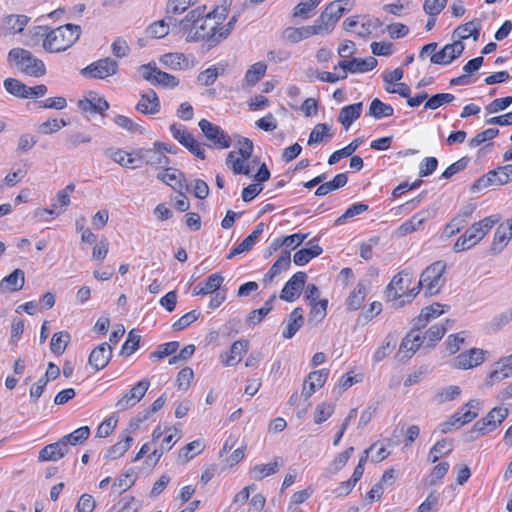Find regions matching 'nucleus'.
I'll return each mask as SVG.
<instances>
[{
	"instance_id": "nucleus-1",
	"label": "nucleus",
	"mask_w": 512,
	"mask_h": 512,
	"mask_svg": "<svg viewBox=\"0 0 512 512\" xmlns=\"http://www.w3.org/2000/svg\"><path fill=\"white\" fill-rule=\"evenodd\" d=\"M226 16L227 8L224 6L206 12V6L201 5L190 10L178 22V27L185 35L187 42L206 40L210 46H214L216 42H212V39L216 37V25H220Z\"/></svg>"
},
{
	"instance_id": "nucleus-2",
	"label": "nucleus",
	"mask_w": 512,
	"mask_h": 512,
	"mask_svg": "<svg viewBox=\"0 0 512 512\" xmlns=\"http://www.w3.org/2000/svg\"><path fill=\"white\" fill-rule=\"evenodd\" d=\"M412 274L406 270L393 277L386 288L385 295L388 301L394 302L396 307L410 303L419 293V287L410 289Z\"/></svg>"
},
{
	"instance_id": "nucleus-3",
	"label": "nucleus",
	"mask_w": 512,
	"mask_h": 512,
	"mask_svg": "<svg viewBox=\"0 0 512 512\" xmlns=\"http://www.w3.org/2000/svg\"><path fill=\"white\" fill-rule=\"evenodd\" d=\"M499 215H491L472 224L462 234L453 246V250L458 253L468 250L478 244L486 234L500 221Z\"/></svg>"
},
{
	"instance_id": "nucleus-4",
	"label": "nucleus",
	"mask_w": 512,
	"mask_h": 512,
	"mask_svg": "<svg viewBox=\"0 0 512 512\" xmlns=\"http://www.w3.org/2000/svg\"><path fill=\"white\" fill-rule=\"evenodd\" d=\"M81 27L66 24L51 30L43 41V48L51 53L65 51L80 37Z\"/></svg>"
},
{
	"instance_id": "nucleus-5",
	"label": "nucleus",
	"mask_w": 512,
	"mask_h": 512,
	"mask_svg": "<svg viewBox=\"0 0 512 512\" xmlns=\"http://www.w3.org/2000/svg\"><path fill=\"white\" fill-rule=\"evenodd\" d=\"M10 62H14L17 68L32 77H41L46 73L45 64L36 58L29 50L13 48L8 54Z\"/></svg>"
},
{
	"instance_id": "nucleus-6",
	"label": "nucleus",
	"mask_w": 512,
	"mask_h": 512,
	"mask_svg": "<svg viewBox=\"0 0 512 512\" xmlns=\"http://www.w3.org/2000/svg\"><path fill=\"white\" fill-rule=\"evenodd\" d=\"M445 271V262L436 261L432 263L422 272L417 287H419V290L424 288L426 295L432 296L439 293L445 283Z\"/></svg>"
},
{
	"instance_id": "nucleus-7",
	"label": "nucleus",
	"mask_w": 512,
	"mask_h": 512,
	"mask_svg": "<svg viewBox=\"0 0 512 512\" xmlns=\"http://www.w3.org/2000/svg\"><path fill=\"white\" fill-rule=\"evenodd\" d=\"M509 411L504 407H494L486 417L478 420L471 431V438L476 439L495 430L507 417Z\"/></svg>"
},
{
	"instance_id": "nucleus-8",
	"label": "nucleus",
	"mask_w": 512,
	"mask_h": 512,
	"mask_svg": "<svg viewBox=\"0 0 512 512\" xmlns=\"http://www.w3.org/2000/svg\"><path fill=\"white\" fill-rule=\"evenodd\" d=\"M512 181V164L499 166L483 176L473 184L472 190L479 191L490 186H502Z\"/></svg>"
},
{
	"instance_id": "nucleus-9",
	"label": "nucleus",
	"mask_w": 512,
	"mask_h": 512,
	"mask_svg": "<svg viewBox=\"0 0 512 512\" xmlns=\"http://www.w3.org/2000/svg\"><path fill=\"white\" fill-rule=\"evenodd\" d=\"M347 9L341 7L339 2H330L314 21L319 35L329 34Z\"/></svg>"
},
{
	"instance_id": "nucleus-10",
	"label": "nucleus",
	"mask_w": 512,
	"mask_h": 512,
	"mask_svg": "<svg viewBox=\"0 0 512 512\" xmlns=\"http://www.w3.org/2000/svg\"><path fill=\"white\" fill-rule=\"evenodd\" d=\"M118 70V62L110 57H106L92 62L83 68L80 73L85 78L105 79L116 75Z\"/></svg>"
},
{
	"instance_id": "nucleus-11",
	"label": "nucleus",
	"mask_w": 512,
	"mask_h": 512,
	"mask_svg": "<svg viewBox=\"0 0 512 512\" xmlns=\"http://www.w3.org/2000/svg\"><path fill=\"white\" fill-rule=\"evenodd\" d=\"M139 71L145 80L153 84L167 88H174L179 84V80L175 76L159 70L155 63L141 65Z\"/></svg>"
},
{
	"instance_id": "nucleus-12",
	"label": "nucleus",
	"mask_w": 512,
	"mask_h": 512,
	"mask_svg": "<svg viewBox=\"0 0 512 512\" xmlns=\"http://www.w3.org/2000/svg\"><path fill=\"white\" fill-rule=\"evenodd\" d=\"M198 125L204 136L213 144V146L221 149H226L231 146L230 136L220 126L215 125L206 119H201Z\"/></svg>"
},
{
	"instance_id": "nucleus-13",
	"label": "nucleus",
	"mask_w": 512,
	"mask_h": 512,
	"mask_svg": "<svg viewBox=\"0 0 512 512\" xmlns=\"http://www.w3.org/2000/svg\"><path fill=\"white\" fill-rule=\"evenodd\" d=\"M150 387V381L143 379L137 382L128 392H126L115 404L119 411H125L134 407L145 396Z\"/></svg>"
},
{
	"instance_id": "nucleus-14",
	"label": "nucleus",
	"mask_w": 512,
	"mask_h": 512,
	"mask_svg": "<svg viewBox=\"0 0 512 512\" xmlns=\"http://www.w3.org/2000/svg\"><path fill=\"white\" fill-rule=\"evenodd\" d=\"M465 46L460 40L446 44L440 51L430 57V62L437 65H448L458 58L464 51Z\"/></svg>"
},
{
	"instance_id": "nucleus-15",
	"label": "nucleus",
	"mask_w": 512,
	"mask_h": 512,
	"mask_svg": "<svg viewBox=\"0 0 512 512\" xmlns=\"http://www.w3.org/2000/svg\"><path fill=\"white\" fill-rule=\"evenodd\" d=\"M135 154L138 160L154 168H166L170 163V159L154 145L152 148L138 149Z\"/></svg>"
},
{
	"instance_id": "nucleus-16",
	"label": "nucleus",
	"mask_w": 512,
	"mask_h": 512,
	"mask_svg": "<svg viewBox=\"0 0 512 512\" xmlns=\"http://www.w3.org/2000/svg\"><path fill=\"white\" fill-rule=\"evenodd\" d=\"M377 66V59L369 56L365 59L352 58L351 60H342L334 67V70L340 68L347 74L350 73H365L373 70Z\"/></svg>"
},
{
	"instance_id": "nucleus-17",
	"label": "nucleus",
	"mask_w": 512,
	"mask_h": 512,
	"mask_svg": "<svg viewBox=\"0 0 512 512\" xmlns=\"http://www.w3.org/2000/svg\"><path fill=\"white\" fill-rule=\"evenodd\" d=\"M306 279L307 275L305 272L299 271L295 273L284 285L280 298L287 302L295 301L300 296Z\"/></svg>"
},
{
	"instance_id": "nucleus-18",
	"label": "nucleus",
	"mask_w": 512,
	"mask_h": 512,
	"mask_svg": "<svg viewBox=\"0 0 512 512\" xmlns=\"http://www.w3.org/2000/svg\"><path fill=\"white\" fill-rule=\"evenodd\" d=\"M112 358V348L108 343L96 346L88 358L89 365L96 371L104 369Z\"/></svg>"
},
{
	"instance_id": "nucleus-19",
	"label": "nucleus",
	"mask_w": 512,
	"mask_h": 512,
	"mask_svg": "<svg viewBox=\"0 0 512 512\" xmlns=\"http://www.w3.org/2000/svg\"><path fill=\"white\" fill-rule=\"evenodd\" d=\"M434 213V210L424 209L414 214L411 219L405 221L398 227V236L402 237L418 230L428 219L434 216Z\"/></svg>"
},
{
	"instance_id": "nucleus-20",
	"label": "nucleus",
	"mask_w": 512,
	"mask_h": 512,
	"mask_svg": "<svg viewBox=\"0 0 512 512\" xmlns=\"http://www.w3.org/2000/svg\"><path fill=\"white\" fill-rule=\"evenodd\" d=\"M328 375V369H320L311 372L304 381L302 396H304L305 399H309L318 388H321L325 384Z\"/></svg>"
},
{
	"instance_id": "nucleus-21",
	"label": "nucleus",
	"mask_w": 512,
	"mask_h": 512,
	"mask_svg": "<svg viewBox=\"0 0 512 512\" xmlns=\"http://www.w3.org/2000/svg\"><path fill=\"white\" fill-rule=\"evenodd\" d=\"M484 361V352L481 349L472 348L467 352L459 354L454 359L453 366L458 369H471L480 365Z\"/></svg>"
},
{
	"instance_id": "nucleus-22",
	"label": "nucleus",
	"mask_w": 512,
	"mask_h": 512,
	"mask_svg": "<svg viewBox=\"0 0 512 512\" xmlns=\"http://www.w3.org/2000/svg\"><path fill=\"white\" fill-rule=\"evenodd\" d=\"M69 451V446L61 438L59 441L48 444L43 447L38 454V460L41 462L58 461Z\"/></svg>"
},
{
	"instance_id": "nucleus-23",
	"label": "nucleus",
	"mask_w": 512,
	"mask_h": 512,
	"mask_svg": "<svg viewBox=\"0 0 512 512\" xmlns=\"http://www.w3.org/2000/svg\"><path fill=\"white\" fill-rule=\"evenodd\" d=\"M157 179L178 192H181L183 189H188L184 174L175 168L166 167L163 172L157 174Z\"/></svg>"
},
{
	"instance_id": "nucleus-24",
	"label": "nucleus",
	"mask_w": 512,
	"mask_h": 512,
	"mask_svg": "<svg viewBox=\"0 0 512 512\" xmlns=\"http://www.w3.org/2000/svg\"><path fill=\"white\" fill-rule=\"evenodd\" d=\"M251 157H243V155L229 152L226 157V165L228 168L232 170L235 175H246L250 176L251 174V163H254L256 160L250 161Z\"/></svg>"
},
{
	"instance_id": "nucleus-25",
	"label": "nucleus",
	"mask_w": 512,
	"mask_h": 512,
	"mask_svg": "<svg viewBox=\"0 0 512 512\" xmlns=\"http://www.w3.org/2000/svg\"><path fill=\"white\" fill-rule=\"evenodd\" d=\"M444 305L440 303H433L430 306L424 307L419 316L413 319V326L415 329L420 330L424 328L431 320L441 316L445 310Z\"/></svg>"
},
{
	"instance_id": "nucleus-26",
	"label": "nucleus",
	"mask_w": 512,
	"mask_h": 512,
	"mask_svg": "<svg viewBox=\"0 0 512 512\" xmlns=\"http://www.w3.org/2000/svg\"><path fill=\"white\" fill-rule=\"evenodd\" d=\"M136 110L145 115H153L160 111L159 98L154 90H148L141 94L136 105Z\"/></svg>"
},
{
	"instance_id": "nucleus-27",
	"label": "nucleus",
	"mask_w": 512,
	"mask_h": 512,
	"mask_svg": "<svg viewBox=\"0 0 512 512\" xmlns=\"http://www.w3.org/2000/svg\"><path fill=\"white\" fill-rule=\"evenodd\" d=\"M313 35H319V30L315 28L314 24L303 27H288L283 31V38L293 44Z\"/></svg>"
},
{
	"instance_id": "nucleus-28",
	"label": "nucleus",
	"mask_w": 512,
	"mask_h": 512,
	"mask_svg": "<svg viewBox=\"0 0 512 512\" xmlns=\"http://www.w3.org/2000/svg\"><path fill=\"white\" fill-rule=\"evenodd\" d=\"M417 331L418 330L413 327L403 338L398 352L399 354H404L403 357L410 358L423 343L422 336H420Z\"/></svg>"
},
{
	"instance_id": "nucleus-29",
	"label": "nucleus",
	"mask_w": 512,
	"mask_h": 512,
	"mask_svg": "<svg viewBox=\"0 0 512 512\" xmlns=\"http://www.w3.org/2000/svg\"><path fill=\"white\" fill-rule=\"evenodd\" d=\"M283 465L281 457H274L272 461L267 464H257L250 469V475L255 480H262L265 477L273 475L278 472L279 468Z\"/></svg>"
},
{
	"instance_id": "nucleus-30",
	"label": "nucleus",
	"mask_w": 512,
	"mask_h": 512,
	"mask_svg": "<svg viewBox=\"0 0 512 512\" xmlns=\"http://www.w3.org/2000/svg\"><path fill=\"white\" fill-rule=\"evenodd\" d=\"M512 238V229L509 227V225L506 224H500L493 237V241L491 243V252L493 254L500 253L508 244L510 239Z\"/></svg>"
},
{
	"instance_id": "nucleus-31",
	"label": "nucleus",
	"mask_w": 512,
	"mask_h": 512,
	"mask_svg": "<svg viewBox=\"0 0 512 512\" xmlns=\"http://www.w3.org/2000/svg\"><path fill=\"white\" fill-rule=\"evenodd\" d=\"M362 108L363 104L362 102H359L344 106L340 110L338 121L342 124L344 129L348 130L352 123L360 117L362 113Z\"/></svg>"
},
{
	"instance_id": "nucleus-32",
	"label": "nucleus",
	"mask_w": 512,
	"mask_h": 512,
	"mask_svg": "<svg viewBox=\"0 0 512 512\" xmlns=\"http://www.w3.org/2000/svg\"><path fill=\"white\" fill-rule=\"evenodd\" d=\"M304 310L301 307L295 308L290 314L287 325L282 335L285 339H291L304 324Z\"/></svg>"
},
{
	"instance_id": "nucleus-33",
	"label": "nucleus",
	"mask_w": 512,
	"mask_h": 512,
	"mask_svg": "<svg viewBox=\"0 0 512 512\" xmlns=\"http://www.w3.org/2000/svg\"><path fill=\"white\" fill-rule=\"evenodd\" d=\"M315 241H317V240L316 239L310 240L308 242V244L311 245L309 248L300 249L294 254L293 261L297 266H304L311 259L322 254V252H323L322 247H320L317 243L314 244Z\"/></svg>"
},
{
	"instance_id": "nucleus-34",
	"label": "nucleus",
	"mask_w": 512,
	"mask_h": 512,
	"mask_svg": "<svg viewBox=\"0 0 512 512\" xmlns=\"http://www.w3.org/2000/svg\"><path fill=\"white\" fill-rule=\"evenodd\" d=\"M78 107L91 114L100 113L108 110L109 103L101 97L94 96L92 98H84L78 101Z\"/></svg>"
},
{
	"instance_id": "nucleus-35",
	"label": "nucleus",
	"mask_w": 512,
	"mask_h": 512,
	"mask_svg": "<svg viewBox=\"0 0 512 512\" xmlns=\"http://www.w3.org/2000/svg\"><path fill=\"white\" fill-rule=\"evenodd\" d=\"M249 347V342L247 340H237L235 341L229 351L225 360H222V363L225 366H234L238 362L241 361L242 356L247 352Z\"/></svg>"
},
{
	"instance_id": "nucleus-36",
	"label": "nucleus",
	"mask_w": 512,
	"mask_h": 512,
	"mask_svg": "<svg viewBox=\"0 0 512 512\" xmlns=\"http://www.w3.org/2000/svg\"><path fill=\"white\" fill-rule=\"evenodd\" d=\"M25 283V274L21 269H15L0 282V288L7 291H19Z\"/></svg>"
},
{
	"instance_id": "nucleus-37",
	"label": "nucleus",
	"mask_w": 512,
	"mask_h": 512,
	"mask_svg": "<svg viewBox=\"0 0 512 512\" xmlns=\"http://www.w3.org/2000/svg\"><path fill=\"white\" fill-rule=\"evenodd\" d=\"M177 27V20L173 16L167 15L165 19L154 22L148 27V34L154 38L165 37L169 33V28Z\"/></svg>"
},
{
	"instance_id": "nucleus-38",
	"label": "nucleus",
	"mask_w": 512,
	"mask_h": 512,
	"mask_svg": "<svg viewBox=\"0 0 512 512\" xmlns=\"http://www.w3.org/2000/svg\"><path fill=\"white\" fill-rule=\"evenodd\" d=\"M367 294V283L365 281H360L354 287L352 292L347 298V307L350 310H358Z\"/></svg>"
},
{
	"instance_id": "nucleus-39",
	"label": "nucleus",
	"mask_w": 512,
	"mask_h": 512,
	"mask_svg": "<svg viewBox=\"0 0 512 512\" xmlns=\"http://www.w3.org/2000/svg\"><path fill=\"white\" fill-rule=\"evenodd\" d=\"M322 0H301L293 9L292 16L302 20L309 19Z\"/></svg>"
},
{
	"instance_id": "nucleus-40",
	"label": "nucleus",
	"mask_w": 512,
	"mask_h": 512,
	"mask_svg": "<svg viewBox=\"0 0 512 512\" xmlns=\"http://www.w3.org/2000/svg\"><path fill=\"white\" fill-rule=\"evenodd\" d=\"M106 155L114 162L123 167L136 168L138 165L135 162L138 160L137 156L133 157L131 153H127L121 149H108Z\"/></svg>"
},
{
	"instance_id": "nucleus-41",
	"label": "nucleus",
	"mask_w": 512,
	"mask_h": 512,
	"mask_svg": "<svg viewBox=\"0 0 512 512\" xmlns=\"http://www.w3.org/2000/svg\"><path fill=\"white\" fill-rule=\"evenodd\" d=\"M266 70L267 65L264 62L254 63L246 71L244 82L248 86H254L262 77H264Z\"/></svg>"
},
{
	"instance_id": "nucleus-42",
	"label": "nucleus",
	"mask_w": 512,
	"mask_h": 512,
	"mask_svg": "<svg viewBox=\"0 0 512 512\" xmlns=\"http://www.w3.org/2000/svg\"><path fill=\"white\" fill-rule=\"evenodd\" d=\"M70 342V334L66 331L54 333L51 342L50 349L55 355H62Z\"/></svg>"
},
{
	"instance_id": "nucleus-43",
	"label": "nucleus",
	"mask_w": 512,
	"mask_h": 512,
	"mask_svg": "<svg viewBox=\"0 0 512 512\" xmlns=\"http://www.w3.org/2000/svg\"><path fill=\"white\" fill-rule=\"evenodd\" d=\"M362 143L361 138H355L351 143H349L347 146H345L342 149H339L335 152H333L330 157L328 158V164L334 165L338 161H340L342 158L352 156V154L356 151V149L359 147V145Z\"/></svg>"
},
{
	"instance_id": "nucleus-44",
	"label": "nucleus",
	"mask_w": 512,
	"mask_h": 512,
	"mask_svg": "<svg viewBox=\"0 0 512 512\" xmlns=\"http://www.w3.org/2000/svg\"><path fill=\"white\" fill-rule=\"evenodd\" d=\"M393 113V107L389 104L383 103L378 98L373 99L369 107V115L375 119L390 117L393 115Z\"/></svg>"
},
{
	"instance_id": "nucleus-45",
	"label": "nucleus",
	"mask_w": 512,
	"mask_h": 512,
	"mask_svg": "<svg viewBox=\"0 0 512 512\" xmlns=\"http://www.w3.org/2000/svg\"><path fill=\"white\" fill-rule=\"evenodd\" d=\"M132 442L133 437H131L129 434H125L119 442L109 448L106 454V458L114 460L123 456L124 453L130 448Z\"/></svg>"
},
{
	"instance_id": "nucleus-46",
	"label": "nucleus",
	"mask_w": 512,
	"mask_h": 512,
	"mask_svg": "<svg viewBox=\"0 0 512 512\" xmlns=\"http://www.w3.org/2000/svg\"><path fill=\"white\" fill-rule=\"evenodd\" d=\"M455 33L459 37V40H465L469 37H473V39L476 41L479 38L480 34V27L479 23L477 21H470L463 25L458 26L455 29Z\"/></svg>"
},
{
	"instance_id": "nucleus-47",
	"label": "nucleus",
	"mask_w": 512,
	"mask_h": 512,
	"mask_svg": "<svg viewBox=\"0 0 512 512\" xmlns=\"http://www.w3.org/2000/svg\"><path fill=\"white\" fill-rule=\"evenodd\" d=\"M453 446L446 439L438 441L429 451L428 460L431 463L437 462L443 455L451 453Z\"/></svg>"
},
{
	"instance_id": "nucleus-48",
	"label": "nucleus",
	"mask_w": 512,
	"mask_h": 512,
	"mask_svg": "<svg viewBox=\"0 0 512 512\" xmlns=\"http://www.w3.org/2000/svg\"><path fill=\"white\" fill-rule=\"evenodd\" d=\"M332 134L330 133V127L326 123H319L314 126L312 131L310 132L308 145H314L324 141L325 139H330Z\"/></svg>"
},
{
	"instance_id": "nucleus-49",
	"label": "nucleus",
	"mask_w": 512,
	"mask_h": 512,
	"mask_svg": "<svg viewBox=\"0 0 512 512\" xmlns=\"http://www.w3.org/2000/svg\"><path fill=\"white\" fill-rule=\"evenodd\" d=\"M29 22L25 15H9L4 20L5 28L12 33H19L24 30Z\"/></svg>"
},
{
	"instance_id": "nucleus-50",
	"label": "nucleus",
	"mask_w": 512,
	"mask_h": 512,
	"mask_svg": "<svg viewBox=\"0 0 512 512\" xmlns=\"http://www.w3.org/2000/svg\"><path fill=\"white\" fill-rule=\"evenodd\" d=\"M382 26V22L378 18L362 17V21L355 30L360 37H366Z\"/></svg>"
},
{
	"instance_id": "nucleus-51",
	"label": "nucleus",
	"mask_w": 512,
	"mask_h": 512,
	"mask_svg": "<svg viewBox=\"0 0 512 512\" xmlns=\"http://www.w3.org/2000/svg\"><path fill=\"white\" fill-rule=\"evenodd\" d=\"M224 72V68L213 65L204 71H202L198 77L197 81L202 86H210L214 84L217 80L218 76Z\"/></svg>"
},
{
	"instance_id": "nucleus-52",
	"label": "nucleus",
	"mask_w": 512,
	"mask_h": 512,
	"mask_svg": "<svg viewBox=\"0 0 512 512\" xmlns=\"http://www.w3.org/2000/svg\"><path fill=\"white\" fill-rule=\"evenodd\" d=\"M89 435H90V428L88 426H82V427L74 430L70 434L63 436L62 439L67 444V446H69V445L76 446V445L82 444L85 440H87Z\"/></svg>"
},
{
	"instance_id": "nucleus-53",
	"label": "nucleus",
	"mask_w": 512,
	"mask_h": 512,
	"mask_svg": "<svg viewBox=\"0 0 512 512\" xmlns=\"http://www.w3.org/2000/svg\"><path fill=\"white\" fill-rule=\"evenodd\" d=\"M447 328L443 324L432 325L422 337L423 342L427 340V346L433 347L445 335Z\"/></svg>"
},
{
	"instance_id": "nucleus-54",
	"label": "nucleus",
	"mask_w": 512,
	"mask_h": 512,
	"mask_svg": "<svg viewBox=\"0 0 512 512\" xmlns=\"http://www.w3.org/2000/svg\"><path fill=\"white\" fill-rule=\"evenodd\" d=\"M512 321V308L506 309L495 315L489 322V329L499 331Z\"/></svg>"
},
{
	"instance_id": "nucleus-55",
	"label": "nucleus",
	"mask_w": 512,
	"mask_h": 512,
	"mask_svg": "<svg viewBox=\"0 0 512 512\" xmlns=\"http://www.w3.org/2000/svg\"><path fill=\"white\" fill-rule=\"evenodd\" d=\"M185 61V55L182 53H167L160 57V63L173 70L181 69Z\"/></svg>"
},
{
	"instance_id": "nucleus-56",
	"label": "nucleus",
	"mask_w": 512,
	"mask_h": 512,
	"mask_svg": "<svg viewBox=\"0 0 512 512\" xmlns=\"http://www.w3.org/2000/svg\"><path fill=\"white\" fill-rule=\"evenodd\" d=\"M395 347V339L392 335H387L381 344L375 351L373 359L375 362H380L385 359Z\"/></svg>"
},
{
	"instance_id": "nucleus-57",
	"label": "nucleus",
	"mask_w": 512,
	"mask_h": 512,
	"mask_svg": "<svg viewBox=\"0 0 512 512\" xmlns=\"http://www.w3.org/2000/svg\"><path fill=\"white\" fill-rule=\"evenodd\" d=\"M196 2L198 0H169L166 6L167 15L181 14Z\"/></svg>"
},
{
	"instance_id": "nucleus-58",
	"label": "nucleus",
	"mask_w": 512,
	"mask_h": 512,
	"mask_svg": "<svg viewBox=\"0 0 512 512\" xmlns=\"http://www.w3.org/2000/svg\"><path fill=\"white\" fill-rule=\"evenodd\" d=\"M335 406L331 403H320L317 405L314 412V422L316 424H321L325 422L331 415L334 413Z\"/></svg>"
},
{
	"instance_id": "nucleus-59",
	"label": "nucleus",
	"mask_w": 512,
	"mask_h": 512,
	"mask_svg": "<svg viewBox=\"0 0 512 512\" xmlns=\"http://www.w3.org/2000/svg\"><path fill=\"white\" fill-rule=\"evenodd\" d=\"M368 210V205L364 203H354L349 206L346 211L336 220V224L341 225L347 219H351L357 215H360Z\"/></svg>"
},
{
	"instance_id": "nucleus-60",
	"label": "nucleus",
	"mask_w": 512,
	"mask_h": 512,
	"mask_svg": "<svg viewBox=\"0 0 512 512\" xmlns=\"http://www.w3.org/2000/svg\"><path fill=\"white\" fill-rule=\"evenodd\" d=\"M461 394L459 386L450 385L437 391L436 398L439 403L449 402L456 399Z\"/></svg>"
},
{
	"instance_id": "nucleus-61",
	"label": "nucleus",
	"mask_w": 512,
	"mask_h": 512,
	"mask_svg": "<svg viewBox=\"0 0 512 512\" xmlns=\"http://www.w3.org/2000/svg\"><path fill=\"white\" fill-rule=\"evenodd\" d=\"M454 99V95L450 93L435 94L426 101L425 108L435 110L444 104L452 102Z\"/></svg>"
},
{
	"instance_id": "nucleus-62",
	"label": "nucleus",
	"mask_w": 512,
	"mask_h": 512,
	"mask_svg": "<svg viewBox=\"0 0 512 512\" xmlns=\"http://www.w3.org/2000/svg\"><path fill=\"white\" fill-rule=\"evenodd\" d=\"M4 87L8 93L20 98H24L25 91H27V85L14 78L5 79Z\"/></svg>"
},
{
	"instance_id": "nucleus-63",
	"label": "nucleus",
	"mask_w": 512,
	"mask_h": 512,
	"mask_svg": "<svg viewBox=\"0 0 512 512\" xmlns=\"http://www.w3.org/2000/svg\"><path fill=\"white\" fill-rule=\"evenodd\" d=\"M204 447L205 446L201 440L192 441L181 449L179 457L185 458L186 460H190L195 455L201 453Z\"/></svg>"
},
{
	"instance_id": "nucleus-64",
	"label": "nucleus",
	"mask_w": 512,
	"mask_h": 512,
	"mask_svg": "<svg viewBox=\"0 0 512 512\" xmlns=\"http://www.w3.org/2000/svg\"><path fill=\"white\" fill-rule=\"evenodd\" d=\"M265 503V497L258 493L250 499L248 505L239 507L238 512H261L265 506Z\"/></svg>"
}]
</instances>
